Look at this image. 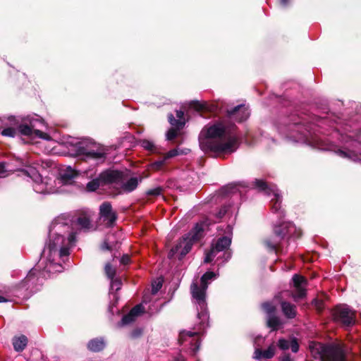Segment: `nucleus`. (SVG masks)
Wrapping results in <instances>:
<instances>
[{"mask_svg": "<svg viewBox=\"0 0 361 361\" xmlns=\"http://www.w3.org/2000/svg\"><path fill=\"white\" fill-rule=\"evenodd\" d=\"M27 338L25 336L23 335L18 337H15L13 339V348L18 352L23 351L27 345Z\"/></svg>", "mask_w": 361, "mask_h": 361, "instance_id": "5701e85b", "label": "nucleus"}, {"mask_svg": "<svg viewBox=\"0 0 361 361\" xmlns=\"http://www.w3.org/2000/svg\"><path fill=\"white\" fill-rule=\"evenodd\" d=\"M314 302L315 306L318 309V310L321 311L322 310V305H323L322 302L318 300H315L314 301Z\"/></svg>", "mask_w": 361, "mask_h": 361, "instance_id": "37998d69", "label": "nucleus"}, {"mask_svg": "<svg viewBox=\"0 0 361 361\" xmlns=\"http://www.w3.org/2000/svg\"><path fill=\"white\" fill-rule=\"evenodd\" d=\"M227 112L231 119L238 122L245 121L250 116V111L245 105H238L232 110H228Z\"/></svg>", "mask_w": 361, "mask_h": 361, "instance_id": "dca6fc26", "label": "nucleus"}, {"mask_svg": "<svg viewBox=\"0 0 361 361\" xmlns=\"http://www.w3.org/2000/svg\"><path fill=\"white\" fill-rule=\"evenodd\" d=\"M78 151L84 160H92L96 164L103 162L107 154V149L104 147L91 141L81 143Z\"/></svg>", "mask_w": 361, "mask_h": 361, "instance_id": "6e6552de", "label": "nucleus"}, {"mask_svg": "<svg viewBox=\"0 0 361 361\" xmlns=\"http://www.w3.org/2000/svg\"><path fill=\"white\" fill-rule=\"evenodd\" d=\"M104 172L100 174L98 178L94 179L87 184V189L89 191L96 190L100 185L105 184H111V182H108L105 179L102 178Z\"/></svg>", "mask_w": 361, "mask_h": 361, "instance_id": "412c9836", "label": "nucleus"}, {"mask_svg": "<svg viewBox=\"0 0 361 361\" xmlns=\"http://www.w3.org/2000/svg\"><path fill=\"white\" fill-rule=\"evenodd\" d=\"M75 175V171L71 169L68 168L67 170V173L62 175V176L66 179H71Z\"/></svg>", "mask_w": 361, "mask_h": 361, "instance_id": "58836bf2", "label": "nucleus"}, {"mask_svg": "<svg viewBox=\"0 0 361 361\" xmlns=\"http://www.w3.org/2000/svg\"><path fill=\"white\" fill-rule=\"evenodd\" d=\"M146 303L147 300L145 297L141 304L135 306L128 314L123 316L121 320V324L126 325L133 322L137 317L140 315L144 312L145 307H143V304Z\"/></svg>", "mask_w": 361, "mask_h": 361, "instance_id": "f3484780", "label": "nucleus"}, {"mask_svg": "<svg viewBox=\"0 0 361 361\" xmlns=\"http://www.w3.org/2000/svg\"><path fill=\"white\" fill-rule=\"evenodd\" d=\"M17 134V131L14 128H6L1 131V135L6 137H13Z\"/></svg>", "mask_w": 361, "mask_h": 361, "instance_id": "2f4dec72", "label": "nucleus"}, {"mask_svg": "<svg viewBox=\"0 0 361 361\" xmlns=\"http://www.w3.org/2000/svg\"><path fill=\"white\" fill-rule=\"evenodd\" d=\"M334 319L345 326H350L355 323V312L346 305H339L334 309Z\"/></svg>", "mask_w": 361, "mask_h": 361, "instance_id": "f8f14e48", "label": "nucleus"}, {"mask_svg": "<svg viewBox=\"0 0 361 361\" xmlns=\"http://www.w3.org/2000/svg\"><path fill=\"white\" fill-rule=\"evenodd\" d=\"M121 280L119 279H111V290H114L115 289V290H118L120 288H121Z\"/></svg>", "mask_w": 361, "mask_h": 361, "instance_id": "e433bc0d", "label": "nucleus"}, {"mask_svg": "<svg viewBox=\"0 0 361 361\" xmlns=\"http://www.w3.org/2000/svg\"><path fill=\"white\" fill-rule=\"evenodd\" d=\"M280 361H293L289 355H285L281 357Z\"/></svg>", "mask_w": 361, "mask_h": 361, "instance_id": "a18cd8bd", "label": "nucleus"}, {"mask_svg": "<svg viewBox=\"0 0 361 361\" xmlns=\"http://www.w3.org/2000/svg\"><path fill=\"white\" fill-rule=\"evenodd\" d=\"M130 259L128 255H123L121 259V263L123 264H128L130 263Z\"/></svg>", "mask_w": 361, "mask_h": 361, "instance_id": "a19ab883", "label": "nucleus"}, {"mask_svg": "<svg viewBox=\"0 0 361 361\" xmlns=\"http://www.w3.org/2000/svg\"><path fill=\"white\" fill-rule=\"evenodd\" d=\"M275 234L281 238L288 235L289 237H299L300 235V231H297L295 226L290 222L283 221L279 225L274 226Z\"/></svg>", "mask_w": 361, "mask_h": 361, "instance_id": "4468645a", "label": "nucleus"}, {"mask_svg": "<svg viewBox=\"0 0 361 361\" xmlns=\"http://www.w3.org/2000/svg\"><path fill=\"white\" fill-rule=\"evenodd\" d=\"M265 245L268 248H269L271 250H274L276 253L281 251V245L277 242H271V240H266Z\"/></svg>", "mask_w": 361, "mask_h": 361, "instance_id": "c756f323", "label": "nucleus"}, {"mask_svg": "<svg viewBox=\"0 0 361 361\" xmlns=\"http://www.w3.org/2000/svg\"><path fill=\"white\" fill-rule=\"evenodd\" d=\"M199 141L202 150L219 155L233 153L239 145L235 126H228L223 122L204 126L200 134Z\"/></svg>", "mask_w": 361, "mask_h": 361, "instance_id": "f03ea898", "label": "nucleus"}, {"mask_svg": "<svg viewBox=\"0 0 361 361\" xmlns=\"http://www.w3.org/2000/svg\"><path fill=\"white\" fill-rule=\"evenodd\" d=\"M267 324L273 330H275V329H277L278 327L280 326L281 322L278 317L271 314V315H269V318L267 320Z\"/></svg>", "mask_w": 361, "mask_h": 361, "instance_id": "c85d7f7f", "label": "nucleus"}, {"mask_svg": "<svg viewBox=\"0 0 361 361\" xmlns=\"http://www.w3.org/2000/svg\"><path fill=\"white\" fill-rule=\"evenodd\" d=\"M339 154L341 156L343 157H349L351 159H353L355 161H361V154L358 155L355 154L354 152H350L349 154H347V153L343 151H340Z\"/></svg>", "mask_w": 361, "mask_h": 361, "instance_id": "7c9ffc66", "label": "nucleus"}, {"mask_svg": "<svg viewBox=\"0 0 361 361\" xmlns=\"http://www.w3.org/2000/svg\"><path fill=\"white\" fill-rule=\"evenodd\" d=\"M68 216L72 221L70 224L73 225L74 229L73 231L75 232V234H77L79 229H83L86 231L91 228L92 213L90 211H81L78 214V216L75 220H73L72 218H71L70 215Z\"/></svg>", "mask_w": 361, "mask_h": 361, "instance_id": "ddd939ff", "label": "nucleus"}, {"mask_svg": "<svg viewBox=\"0 0 361 361\" xmlns=\"http://www.w3.org/2000/svg\"><path fill=\"white\" fill-rule=\"evenodd\" d=\"M72 222L68 214H63L56 218L52 222L49 229V243L42 252V257L40 259V267L44 259L47 260L42 271H39L37 268L30 271L27 276L22 281V286L30 292L35 291L37 282L39 275H44V272L52 273L59 271L61 265L55 262L56 257L63 258L69 255V249L75 242V232L73 231Z\"/></svg>", "mask_w": 361, "mask_h": 361, "instance_id": "f257e3e1", "label": "nucleus"}, {"mask_svg": "<svg viewBox=\"0 0 361 361\" xmlns=\"http://www.w3.org/2000/svg\"><path fill=\"white\" fill-rule=\"evenodd\" d=\"M255 185L260 190L264 191L268 195H272L271 199V209L273 213L278 214V218L281 220L284 214L283 211L281 209V196L278 192L276 187L274 185H268L267 183L262 180H256Z\"/></svg>", "mask_w": 361, "mask_h": 361, "instance_id": "9d476101", "label": "nucleus"}, {"mask_svg": "<svg viewBox=\"0 0 361 361\" xmlns=\"http://www.w3.org/2000/svg\"><path fill=\"white\" fill-rule=\"evenodd\" d=\"M226 235L219 238L217 241L212 245L209 252H207L204 257V263L211 262L214 258L220 252H224V257L225 260H228L231 257V252L228 250L231 243L232 228L227 226L225 231Z\"/></svg>", "mask_w": 361, "mask_h": 361, "instance_id": "1a4fd4ad", "label": "nucleus"}, {"mask_svg": "<svg viewBox=\"0 0 361 361\" xmlns=\"http://www.w3.org/2000/svg\"><path fill=\"white\" fill-rule=\"evenodd\" d=\"M207 226L205 222L197 223L190 232L180 239L178 243L171 249L168 255L169 257L172 258L175 256L183 257L188 254L192 244L203 237Z\"/></svg>", "mask_w": 361, "mask_h": 361, "instance_id": "39448f33", "label": "nucleus"}, {"mask_svg": "<svg viewBox=\"0 0 361 361\" xmlns=\"http://www.w3.org/2000/svg\"><path fill=\"white\" fill-rule=\"evenodd\" d=\"M276 346L272 344L265 350H262L259 348L256 349L254 353V358L259 360L261 358L270 359L275 355Z\"/></svg>", "mask_w": 361, "mask_h": 361, "instance_id": "6ab92c4d", "label": "nucleus"}, {"mask_svg": "<svg viewBox=\"0 0 361 361\" xmlns=\"http://www.w3.org/2000/svg\"><path fill=\"white\" fill-rule=\"evenodd\" d=\"M293 281L295 288L293 298L295 300L302 298L305 295V289L303 287V284L305 283V279L303 276L295 274L293 277Z\"/></svg>", "mask_w": 361, "mask_h": 361, "instance_id": "a211bd4d", "label": "nucleus"}, {"mask_svg": "<svg viewBox=\"0 0 361 361\" xmlns=\"http://www.w3.org/2000/svg\"><path fill=\"white\" fill-rule=\"evenodd\" d=\"M190 106L192 108H194L197 111H202V110L209 111H214V107L213 106H210L208 104V103H207V102L201 103L199 102H192L190 104Z\"/></svg>", "mask_w": 361, "mask_h": 361, "instance_id": "bb28decb", "label": "nucleus"}, {"mask_svg": "<svg viewBox=\"0 0 361 361\" xmlns=\"http://www.w3.org/2000/svg\"><path fill=\"white\" fill-rule=\"evenodd\" d=\"M278 346L281 350H288L290 348L293 353H297L299 350V345L296 338H292L291 341L280 339L279 341Z\"/></svg>", "mask_w": 361, "mask_h": 361, "instance_id": "aec40b11", "label": "nucleus"}, {"mask_svg": "<svg viewBox=\"0 0 361 361\" xmlns=\"http://www.w3.org/2000/svg\"><path fill=\"white\" fill-rule=\"evenodd\" d=\"M6 164L4 162L0 163V174H4L6 172Z\"/></svg>", "mask_w": 361, "mask_h": 361, "instance_id": "c03bdc74", "label": "nucleus"}, {"mask_svg": "<svg viewBox=\"0 0 361 361\" xmlns=\"http://www.w3.org/2000/svg\"><path fill=\"white\" fill-rule=\"evenodd\" d=\"M161 189L160 188H154L153 190H150L148 192V194L153 195H158L161 193Z\"/></svg>", "mask_w": 361, "mask_h": 361, "instance_id": "79ce46f5", "label": "nucleus"}, {"mask_svg": "<svg viewBox=\"0 0 361 361\" xmlns=\"http://www.w3.org/2000/svg\"><path fill=\"white\" fill-rule=\"evenodd\" d=\"M262 308L269 315L272 314L275 311V307L269 302L263 303Z\"/></svg>", "mask_w": 361, "mask_h": 361, "instance_id": "f704fd0d", "label": "nucleus"}, {"mask_svg": "<svg viewBox=\"0 0 361 361\" xmlns=\"http://www.w3.org/2000/svg\"><path fill=\"white\" fill-rule=\"evenodd\" d=\"M44 126V123L38 119L30 121V125L22 124L19 126V131L22 135L27 136H35L44 140L49 138V136L39 129Z\"/></svg>", "mask_w": 361, "mask_h": 361, "instance_id": "9b49d317", "label": "nucleus"}, {"mask_svg": "<svg viewBox=\"0 0 361 361\" xmlns=\"http://www.w3.org/2000/svg\"><path fill=\"white\" fill-rule=\"evenodd\" d=\"M216 278L214 272H206L201 278V284L199 286L197 283H193L191 286V293L195 302L197 305V317L200 323L195 327L196 331L194 332L190 331H183L179 335V342L181 345L185 344L190 345V349L195 353L200 344L198 335L200 334L207 326L209 316L207 310L206 303V290L208 286V281Z\"/></svg>", "mask_w": 361, "mask_h": 361, "instance_id": "7ed1b4c3", "label": "nucleus"}, {"mask_svg": "<svg viewBox=\"0 0 361 361\" xmlns=\"http://www.w3.org/2000/svg\"><path fill=\"white\" fill-rule=\"evenodd\" d=\"M100 218L107 226H111L116 220V214L109 202H104L99 207Z\"/></svg>", "mask_w": 361, "mask_h": 361, "instance_id": "2eb2a0df", "label": "nucleus"}, {"mask_svg": "<svg viewBox=\"0 0 361 361\" xmlns=\"http://www.w3.org/2000/svg\"><path fill=\"white\" fill-rule=\"evenodd\" d=\"M309 350L312 356L321 361H346V352L343 345L334 343L324 345L311 341Z\"/></svg>", "mask_w": 361, "mask_h": 361, "instance_id": "20e7f679", "label": "nucleus"}, {"mask_svg": "<svg viewBox=\"0 0 361 361\" xmlns=\"http://www.w3.org/2000/svg\"><path fill=\"white\" fill-rule=\"evenodd\" d=\"M140 334V332L139 331L138 333H133V337H136L137 335Z\"/></svg>", "mask_w": 361, "mask_h": 361, "instance_id": "8fccbe9b", "label": "nucleus"}, {"mask_svg": "<svg viewBox=\"0 0 361 361\" xmlns=\"http://www.w3.org/2000/svg\"><path fill=\"white\" fill-rule=\"evenodd\" d=\"M106 276L110 279H114L116 274V269L113 268L110 264H106L104 268Z\"/></svg>", "mask_w": 361, "mask_h": 361, "instance_id": "473e14b6", "label": "nucleus"}, {"mask_svg": "<svg viewBox=\"0 0 361 361\" xmlns=\"http://www.w3.org/2000/svg\"><path fill=\"white\" fill-rule=\"evenodd\" d=\"M8 301L4 297L0 295V302Z\"/></svg>", "mask_w": 361, "mask_h": 361, "instance_id": "49530a36", "label": "nucleus"}, {"mask_svg": "<svg viewBox=\"0 0 361 361\" xmlns=\"http://www.w3.org/2000/svg\"><path fill=\"white\" fill-rule=\"evenodd\" d=\"M162 287V281L161 279H157L154 281L152 284V294H156L160 288Z\"/></svg>", "mask_w": 361, "mask_h": 361, "instance_id": "72a5a7b5", "label": "nucleus"}, {"mask_svg": "<svg viewBox=\"0 0 361 361\" xmlns=\"http://www.w3.org/2000/svg\"><path fill=\"white\" fill-rule=\"evenodd\" d=\"M102 178L108 182H111V184H115L116 186L119 188L121 190L118 192H132L137 187L139 182L141 181V178L137 177H132L128 179L126 173L114 170L104 171Z\"/></svg>", "mask_w": 361, "mask_h": 361, "instance_id": "0eeeda50", "label": "nucleus"}, {"mask_svg": "<svg viewBox=\"0 0 361 361\" xmlns=\"http://www.w3.org/2000/svg\"><path fill=\"white\" fill-rule=\"evenodd\" d=\"M178 135V130L175 128H171L166 133V137L169 140H172Z\"/></svg>", "mask_w": 361, "mask_h": 361, "instance_id": "4c0bfd02", "label": "nucleus"}, {"mask_svg": "<svg viewBox=\"0 0 361 361\" xmlns=\"http://www.w3.org/2000/svg\"><path fill=\"white\" fill-rule=\"evenodd\" d=\"M181 153H183V152H181ZM179 154H180V152H179V150L178 149H173L170 150L167 153H166L164 156V158L166 160H167L170 158H173V157L178 155Z\"/></svg>", "mask_w": 361, "mask_h": 361, "instance_id": "c9c22d12", "label": "nucleus"}, {"mask_svg": "<svg viewBox=\"0 0 361 361\" xmlns=\"http://www.w3.org/2000/svg\"><path fill=\"white\" fill-rule=\"evenodd\" d=\"M166 161V160L163 157L161 159L157 160V161L150 164L148 166V169H149V170L154 171L161 170L164 168V166H165Z\"/></svg>", "mask_w": 361, "mask_h": 361, "instance_id": "cd10ccee", "label": "nucleus"}, {"mask_svg": "<svg viewBox=\"0 0 361 361\" xmlns=\"http://www.w3.org/2000/svg\"><path fill=\"white\" fill-rule=\"evenodd\" d=\"M281 3L282 5L286 6L288 3V0H281Z\"/></svg>", "mask_w": 361, "mask_h": 361, "instance_id": "de8ad7c7", "label": "nucleus"}, {"mask_svg": "<svg viewBox=\"0 0 361 361\" xmlns=\"http://www.w3.org/2000/svg\"><path fill=\"white\" fill-rule=\"evenodd\" d=\"M104 247H105V248H106V250H109V249H110L109 246L106 243H104Z\"/></svg>", "mask_w": 361, "mask_h": 361, "instance_id": "3c124183", "label": "nucleus"}, {"mask_svg": "<svg viewBox=\"0 0 361 361\" xmlns=\"http://www.w3.org/2000/svg\"><path fill=\"white\" fill-rule=\"evenodd\" d=\"M104 342L102 339H93L88 343V348L92 351L97 352L102 350L104 347Z\"/></svg>", "mask_w": 361, "mask_h": 361, "instance_id": "393cba45", "label": "nucleus"}, {"mask_svg": "<svg viewBox=\"0 0 361 361\" xmlns=\"http://www.w3.org/2000/svg\"><path fill=\"white\" fill-rule=\"evenodd\" d=\"M184 113L182 111H176V116L178 119H176L172 114H170L169 116V120L170 123L173 126H176L178 129L182 128L184 124V118H183Z\"/></svg>", "mask_w": 361, "mask_h": 361, "instance_id": "4be33fe9", "label": "nucleus"}, {"mask_svg": "<svg viewBox=\"0 0 361 361\" xmlns=\"http://www.w3.org/2000/svg\"><path fill=\"white\" fill-rule=\"evenodd\" d=\"M283 314L288 318H293L296 314V309L294 305L283 302L281 304Z\"/></svg>", "mask_w": 361, "mask_h": 361, "instance_id": "b1692460", "label": "nucleus"}, {"mask_svg": "<svg viewBox=\"0 0 361 361\" xmlns=\"http://www.w3.org/2000/svg\"><path fill=\"white\" fill-rule=\"evenodd\" d=\"M176 361H184V359L183 358V357H182V356H180L179 357H178V358L176 359Z\"/></svg>", "mask_w": 361, "mask_h": 361, "instance_id": "09e8293b", "label": "nucleus"}, {"mask_svg": "<svg viewBox=\"0 0 361 361\" xmlns=\"http://www.w3.org/2000/svg\"><path fill=\"white\" fill-rule=\"evenodd\" d=\"M142 147L151 153H160L159 149L150 140H143L140 142Z\"/></svg>", "mask_w": 361, "mask_h": 361, "instance_id": "a878e982", "label": "nucleus"}, {"mask_svg": "<svg viewBox=\"0 0 361 361\" xmlns=\"http://www.w3.org/2000/svg\"><path fill=\"white\" fill-rule=\"evenodd\" d=\"M17 161L20 165L25 167V169L21 170L20 172L34 181L33 188L35 192L42 194L55 193L58 192L53 187L51 179L47 177L42 179L37 167L32 166L29 159L24 160L23 159H18Z\"/></svg>", "mask_w": 361, "mask_h": 361, "instance_id": "423d86ee", "label": "nucleus"}, {"mask_svg": "<svg viewBox=\"0 0 361 361\" xmlns=\"http://www.w3.org/2000/svg\"><path fill=\"white\" fill-rule=\"evenodd\" d=\"M226 212H227V207H223L222 208H221V209L218 212L217 218L221 219L226 214Z\"/></svg>", "mask_w": 361, "mask_h": 361, "instance_id": "ea45409f", "label": "nucleus"}]
</instances>
